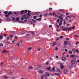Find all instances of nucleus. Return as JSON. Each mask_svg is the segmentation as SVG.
Wrapping results in <instances>:
<instances>
[{
  "instance_id": "36",
  "label": "nucleus",
  "mask_w": 79,
  "mask_h": 79,
  "mask_svg": "<svg viewBox=\"0 0 79 79\" xmlns=\"http://www.w3.org/2000/svg\"><path fill=\"white\" fill-rule=\"evenodd\" d=\"M55 49L56 50H58V47H56L55 48Z\"/></svg>"
},
{
  "instance_id": "49",
  "label": "nucleus",
  "mask_w": 79,
  "mask_h": 79,
  "mask_svg": "<svg viewBox=\"0 0 79 79\" xmlns=\"http://www.w3.org/2000/svg\"><path fill=\"white\" fill-rule=\"evenodd\" d=\"M39 49L38 50V52H39V51H40L41 50V49L40 48H38Z\"/></svg>"
},
{
  "instance_id": "34",
  "label": "nucleus",
  "mask_w": 79,
  "mask_h": 79,
  "mask_svg": "<svg viewBox=\"0 0 79 79\" xmlns=\"http://www.w3.org/2000/svg\"><path fill=\"white\" fill-rule=\"evenodd\" d=\"M33 67L32 66H30L28 68V69H33Z\"/></svg>"
},
{
  "instance_id": "57",
  "label": "nucleus",
  "mask_w": 79,
  "mask_h": 79,
  "mask_svg": "<svg viewBox=\"0 0 79 79\" xmlns=\"http://www.w3.org/2000/svg\"><path fill=\"white\" fill-rule=\"evenodd\" d=\"M60 39H63V36H61L60 37Z\"/></svg>"
},
{
  "instance_id": "61",
  "label": "nucleus",
  "mask_w": 79,
  "mask_h": 79,
  "mask_svg": "<svg viewBox=\"0 0 79 79\" xmlns=\"http://www.w3.org/2000/svg\"><path fill=\"white\" fill-rule=\"evenodd\" d=\"M7 21H10V18L7 19Z\"/></svg>"
},
{
  "instance_id": "53",
  "label": "nucleus",
  "mask_w": 79,
  "mask_h": 79,
  "mask_svg": "<svg viewBox=\"0 0 79 79\" xmlns=\"http://www.w3.org/2000/svg\"><path fill=\"white\" fill-rule=\"evenodd\" d=\"M67 18H71V15L67 16Z\"/></svg>"
},
{
  "instance_id": "9",
  "label": "nucleus",
  "mask_w": 79,
  "mask_h": 79,
  "mask_svg": "<svg viewBox=\"0 0 79 79\" xmlns=\"http://www.w3.org/2000/svg\"><path fill=\"white\" fill-rule=\"evenodd\" d=\"M75 28V27L74 26H73V27H71L69 28V29H70V31H71L72 29H74Z\"/></svg>"
},
{
  "instance_id": "18",
  "label": "nucleus",
  "mask_w": 79,
  "mask_h": 79,
  "mask_svg": "<svg viewBox=\"0 0 79 79\" xmlns=\"http://www.w3.org/2000/svg\"><path fill=\"white\" fill-rule=\"evenodd\" d=\"M57 46H62V45L61 44V43H60V42L57 44Z\"/></svg>"
},
{
  "instance_id": "31",
  "label": "nucleus",
  "mask_w": 79,
  "mask_h": 79,
  "mask_svg": "<svg viewBox=\"0 0 79 79\" xmlns=\"http://www.w3.org/2000/svg\"><path fill=\"white\" fill-rule=\"evenodd\" d=\"M69 53L70 54V55L72 54V51L71 50H70L69 51Z\"/></svg>"
},
{
  "instance_id": "41",
  "label": "nucleus",
  "mask_w": 79,
  "mask_h": 79,
  "mask_svg": "<svg viewBox=\"0 0 79 79\" xmlns=\"http://www.w3.org/2000/svg\"><path fill=\"white\" fill-rule=\"evenodd\" d=\"M48 15V14H45L44 15V16H47Z\"/></svg>"
},
{
  "instance_id": "13",
  "label": "nucleus",
  "mask_w": 79,
  "mask_h": 79,
  "mask_svg": "<svg viewBox=\"0 0 79 79\" xmlns=\"http://www.w3.org/2000/svg\"><path fill=\"white\" fill-rule=\"evenodd\" d=\"M62 60L63 61H65L66 60V58L64 57H63L62 58Z\"/></svg>"
},
{
  "instance_id": "29",
  "label": "nucleus",
  "mask_w": 79,
  "mask_h": 79,
  "mask_svg": "<svg viewBox=\"0 0 79 79\" xmlns=\"http://www.w3.org/2000/svg\"><path fill=\"white\" fill-rule=\"evenodd\" d=\"M13 35H10L9 36V37H10V38H12V37H13Z\"/></svg>"
},
{
  "instance_id": "8",
  "label": "nucleus",
  "mask_w": 79,
  "mask_h": 79,
  "mask_svg": "<svg viewBox=\"0 0 79 79\" xmlns=\"http://www.w3.org/2000/svg\"><path fill=\"white\" fill-rule=\"evenodd\" d=\"M30 37V35L29 34H26V35L25 36V38H29Z\"/></svg>"
},
{
  "instance_id": "46",
  "label": "nucleus",
  "mask_w": 79,
  "mask_h": 79,
  "mask_svg": "<svg viewBox=\"0 0 79 79\" xmlns=\"http://www.w3.org/2000/svg\"><path fill=\"white\" fill-rule=\"evenodd\" d=\"M4 79H7V78H8V77H4Z\"/></svg>"
},
{
  "instance_id": "26",
  "label": "nucleus",
  "mask_w": 79,
  "mask_h": 79,
  "mask_svg": "<svg viewBox=\"0 0 79 79\" xmlns=\"http://www.w3.org/2000/svg\"><path fill=\"white\" fill-rule=\"evenodd\" d=\"M3 35H0V39H3Z\"/></svg>"
},
{
  "instance_id": "51",
  "label": "nucleus",
  "mask_w": 79,
  "mask_h": 79,
  "mask_svg": "<svg viewBox=\"0 0 79 79\" xmlns=\"http://www.w3.org/2000/svg\"><path fill=\"white\" fill-rule=\"evenodd\" d=\"M52 25H49V27L50 28L52 27Z\"/></svg>"
},
{
  "instance_id": "39",
  "label": "nucleus",
  "mask_w": 79,
  "mask_h": 79,
  "mask_svg": "<svg viewBox=\"0 0 79 79\" xmlns=\"http://www.w3.org/2000/svg\"><path fill=\"white\" fill-rule=\"evenodd\" d=\"M32 21H33V22H34L35 23H36V21H35V20L34 19H32Z\"/></svg>"
},
{
  "instance_id": "56",
  "label": "nucleus",
  "mask_w": 79,
  "mask_h": 79,
  "mask_svg": "<svg viewBox=\"0 0 79 79\" xmlns=\"http://www.w3.org/2000/svg\"><path fill=\"white\" fill-rule=\"evenodd\" d=\"M65 54V52H63L62 53V55H64Z\"/></svg>"
},
{
  "instance_id": "23",
  "label": "nucleus",
  "mask_w": 79,
  "mask_h": 79,
  "mask_svg": "<svg viewBox=\"0 0 79 79\" xmlns=\"http://www.w3.org/2000/svg\"><path fill=\"white\" fill-rule=\"evenodd\" d=\"M45 76H49V73H46V74H45Z\"/></svg>"
},
{
  "instance_id": "24",
  "label": "nucleus",
  "mask_w": 79,
  "mask_h": 79,
  "mask_svg": "<svg viewBox=\"0 0 79 79\" xmlns=\"http://www.w3.org/2000/svg\"><path fill=\"white\" fill-rule=\"evenodd\" d=\"M59 11H63V12H65V10H64V9H60L59 10Z\"/></svg>"
},
{
  "instance_id": "59",
  "label": "nucleus",
  "mask_w": 79,
  "mask_h": 79,
  "mask_svg": "<svg viewBox=\"0 0 79 79\" xmlns=\"http://www.w3.org/2000/svg\"><path fill=\"white\" fill-rule=\"evenodd\" d=\"M56 13H55V12H53V13H52V16H53V15H56Z\"/></svg>"
},
{
  "instance_id": "10",
  "label": "nucleus",
  "mask_w": 79,
  "mask_h": 79,
  "mask_svg": "<svg viewBox=\"0 0 79 79\" xmlns=\"http://www.w3.org/2000/svg\"><path fill=\"white\" fill-rule=\"evenodd\" d=\"M60 66L61 69H63V68H64V66H63V65L62 64H61Z\"/></svg>"
},
{
  "instance_id": "30",
  "label": "nucleus",
  "mask_w": 79,
  "mask_h": 79,
  "mask_svg": "<svg viewBox=\"0 0 79 79\" xmlns=\"http://www.w3.org/2000/svg\"><path fill=\"white\" fill-rule=\"evenodd\" d=\"M2 46H3V44L2 43H0V47H2Z\"/></svg>"
},
{
  "instance_id": "21",
  "label": "nucleus",
  "mask_w": 79,
  "mask_h": 79,
  "mask_svg": "<svg viewBox=\"0 0 79 79\" xmlns=\"http://www.w3.org/2000/svg\"><path fill=\"white\" fill-rule=\"evenodd\" d=\"M52 46H54V45H56V42H54L52 43Z\"/></svg>"
},
{
  "instance_id": "60",
  "label": "nucleus",
  "mask_w": 79,
  "mask_h": 79,
  "mask_svg": "<svg viewBox=\"0 0 79 79\" xmlns=\"http://www.w3.org/2000/svg\"><path fill=\"white\" fill-rule=\"evenodd\" d=\"M52 70L53 71H55V68L54 67L52 68Z\"/></svg>"
},
{
  "instance_id": "12",
  "label": "nucleus",
  "mask_w": 79,
  "mask_h": 79,
  "mask_svg": "<svg viewBox=\"0 0 79 79\" xmlns=\"http://www.w3.org/2000/svg\"><path fill=\"white\" fill-rule=\"evenodd\" d=\"M2 52L3 53H6V52H7V51H6L5 49H4L2 51Z\"/></svg>"
},
{
  "instance_id": "63",
  "label": "nucleus",
  "mask_w": 79,
  "mask_h": 79,
  "mask_svg": "<svg viewBox=\"0 0 79 79\" xmlns=\"http://www.w3.org/2000/svg\"><path fill=\"white\" fill-rule=\"evenodd\" d=\"M31 49H32V48L31 47L28 48V50H31Z\"/></svg>"
},
{
  "instance_id": "5",
  "label": "nucleus",
  "mask_w": 79,
  "mask_h": 79,
  "mask_svg": "<svg viewBox=\"0 0 79 79\" xmlns=\"http://www.w3.org/2000/svg\"><path fill=\"white\" fill-rule=\"evenodd\" d=\"M71 62L72 64H76V61L74 60H72Z\"/></svg>"
},
{
  "instance_id": "50",
  "label": "nucleus",
  "mask_w": 79,
  "mask_h": 79,
  "mask_svg": "<svg viewBox=\"0 0 79 79\" xmlns=\"http://www.w3.org/2000/svg\"><path fill=\"white\" fill-rule=\"evenodd\" d=\"M21 33L22 34H25V33L23 31L21 32Z\"/></svg>"
},
{
  "instance_id": "44",
  "label": "nucleus",
  "mask_w": 79,
  "mask_h": 79,
  "mask_svg": "<svg viewBox=\"0 0 79 79\" xmlns=\"http://www.w3.org/2000/svg\"><path fill=\"white\" fill-rule=\"evenodd\" d=\"M65 29H68V30H70V29H69V28H68V27H66L65 28Z\"/></svg>"
},
{
  "instance_id": "17",
  "label": "nucleus",
  "mask_w": 79,
  "mask_h": 79,
  "mask_svg": "<svg viewBox=\"0 0 79 79\" xmlns=\"http://www.w3.org/2000/svg\"><path fill=\"white\" fill-rule=\"evenodd\" d=\"M19 17H17V18H16L15 21H19Z\"/></svg>"
},
{
  "instance_id": "47",
  "label": "nucleus",
  "mask_w": 79,
  "mask_h": 79,
  "mask_svg": "<svg viewBox=\"0 0 79 79\" xmlns=\"http://www.w3.org/2000/svg\"><path fill=\"white\" fill-rule=\"evenodd\" d=\"M47 69H48V70H50V67H49L47 68Z\"/></svg>"
},
{
  "instance_id": "6",
  "label": "nucleus",
  "mask_w": 79,
  "mask_h": 79,
  "mask_svg": "<svg viewBox=\"0 0 79 79\" xmlns=\"http://www.w3.org/2000/svg\"><path fill=\"white\" fill-rule=\"evenodd\" d=\"M25 11L23 10H22L20 12V15H23V14H25Z\"/></svg>"
},
{
  "instance_id": "52",
  "label": "nucleus",
  "mask_w": 79,
  "mask_h": 79,
  "mask_svg": "<svg viewBox=\"0 0 79 79\" xmlns=\"http://www.w3.org/2000/svg\"><path fill=\"white\" fill-rule=\"evenodd\" d=\"M66 40H69V39L68 38H67L66 39Z\"/></svg>"
},
{
  "instance_id": "25",
  "label": "nucleus",
  "mask_w": 79,
  "mask_h": 79,
  "mask_svg": "<svg viewBox=\"0 0 79 79\" xmlns=\"http://www.w3.org/2000/svg\"><path fill=\"white\" fill-rule=\"evenodd\" d=\"M36 20H37V21H40L41 20V18H40L39 19H36Z\"/></svg>"
},
{
  "instance_id": "58",
  "label": "nucleus",
  "mask_w": 79,
  "mask_h": 79,
  "mask_svg": "<svg viewBox=\"0 0 79 79\" xmlns=\"http://www.w3.org/2000/svg\"><path fill=\"white\" fill-rule=\"evenodd\" d=\"M22 41H23V40H20V41H19V42L20 43H21V42H22Z\"/></svg>"
},
{
  "instance_id": "11",
  "label": "nucleus",
  "mask_w": 79,
  "mask_h": 79,
  "mask_svg": "<svg viewBox=\"0 0 79 79\" xmlns=\"http://www.w3.org/2000/svg\"><path fill=\"white\" fill-rule=\"evenodd\" d=\"M72 51L73 53H74L76 52V49L73 48L72 50Z\"/></svg>"
},
{
  "instance_id": "48",
  "label": "nucleus",
  "mask_w": 79,
  "mask_h": 79,
  "mask_svg": "<svg viewBox=\"0 0 79 79\" xmlns=\"http://www.w3.org/2000/svg\"><path fill=\"white\" fill-rule=\"evenodd\" d=\"M36 18H37L36 16H34L33 17V19H36Z\"/></svg>"
},
{
  "instance_id": "19",
  "label": "nucleus",
  "mask_w": 79,
  "mask_h": 79,
  "mask_svg": "<svg viewBox=\"0 0 79 79\" xmlns=\"http://www.w3.org/2000/svg\"><path fill=\"white\" fill-rule=\"evenodd\" d=\"M63 28H64V29H62V31H67V29H66L64 27H63Z\"/></svg>"
},
{
  "instance_id": "16",
  "label": "nucleus",
  "mask_w": 79,
  "mask_h": 79,
  "mask_svg": "<svg viewBox=\"0 0 79 79\" xmlns=\"http://www.w3.org/2000/svg\"><path fill=\"white\" fill-rule=\"evenodd\" d=\"M18 23H24V22L23 21H21V20H19L18 21Z\"/></svg>"
},
{
  "instance_id": "45",
  "label": "nucleus",
  "mask_w": 79,
  "mask_h": 79,
  "mask_svg": "<svg viewBox=\"0 0 79 79\" xmlns=\"http://www.w3.org/2000/svg\"><path fill=\"white\" fill-rule=\"evenodd\" d=\"M64 44H68V42H67L66 41H64Z\"/></svg>"
},
{
  "instance_id": "20",
  "label": "nucleus",
  "mask_w": 79,
  "mask_h": 79,
  "mask_svg": "<svg viewBox=\"0 0 79 79\" xmlns=\"http://www.w3.org/2000/svg\"><path fill=\"white\" fill-rule=\"evenodd\" d=\"M56 70H57V71H58L59 73H62V72H61V71H60V69L58 68L56 69Z\"/></svg>"
},
{
  "instance_id": "2",
  "label": "nucleus",
  "mask_w": 79,
  "mask_h": 79,
  "mask_svg": "<svg viewBox=\"0 0 79 79\" xmlns=\"http://www.w3.org/2000/svg\"><path fill=\"white\" fill-rule=\"evenodd\" d=\"M30 15H31L30 14L28 13L26 15H23L22 16V17L23 18H24L25 19H26L27 18H29V16H30Z\"/></svg>"
},
{
  "instance_id": "22",
  "label": "nucleus",
  "mask_w": 79,
  "mask_h": 79,
  "mask_svg": "<svg viewBox=\"0 0 79 79\" xmlns=\"http://www.w3.org/2000/svg\"><path fill=\"white\" fill-rule=\"evenodd\" d=\"M59 73H56L53 74V75H55L56 76H59Z\"/></svg>"
},
{
  "instance_id": "1",
  "label": "nucleus",
  "mask_w": 79,
  "mask_h": 79,
  "mask_svg": "<svg viewBox=\"0 0 79 79\" xmlns=\"http://www.w3.org/2000/svg\"><path fill=\"white\" fill-rule=\"evenodd\" d=\"M4 13H5V15H5V17L6 18H9V16H10L11 15H12V14H13V13H12V12H8L7 11H5L4 12Z\"/></svg>"
},
{
  "instance_id": "62",
  "label": "nucleus",
  "mask_w": 79,
  "mask_h": 79,
  "mask_svg": "<svg viewBox=\"0 0 79 79\" xmlns=\"http://www.w3.org/2000/svg\"><path fill=\"white\" fill-rule=\"evenodd\" d=\"M76 45H77L78 44H79V42L78 41H77V42L76 43Z\"/></svg>"
},
{
  "instance_id": "42",
  "label": "nucleus",
  "mask_w": 79,
  "mask_h": 79,
  "mask_svg": "<svg viewBox=\"0 0 79 79\" xmlns=\"http://www.w3.org/2000/svg\"><path fill=\"white\" fill-rule=\"evenodd\" d=\"M6 43H7V44H12V43H10V42H9V41H7L6 42Z\"/></svg>"
},
{
  "instance_id": "38",
  "label": "nucleus",
  "mask_w": 79,
  "mask_h": 79,
  "mask_svg": "<svg viewBox=\"0 0 79 79\" xmlns=\"http://www.w3.org/2000/svg\"><path fill=\"white\" fill-rule=\"evenodd\" d=\"M69 68L71 69V68H73V65H70L69 67Z\"/></svg>"
},
{
  "instance_id": "3",
  "label": "nucleus",
  "mask_w": 79,
  "mask_h": 79,
  "mask_svg": "<svg viewBox=\"0 0 79 79\" xmlns=\"http://www.w3.org/2000/svg\"><path fill=\"white\" fill-rule=\"evenodd\" d=\"M63 15H62L61 16H58V18L60 19V20H61L60 21H61V22L63 21Z\"/></svg>"
},
{
  "instance_id": "40",
  "label": "nucleus",
  "mask_w": 79,
  "mask_h": 79,
  "mask_svg": "<svg viewBox=\"0 0 79 79\" xmlns=\"http://www.w3.org/2000/svg\"><path fill=\"white\" fill-rule=\"evenodd\" d=\"M77 53H79V50H78V49H77L76 50V51Z\"/></svg>"
},
{
  "instance_id": "27",
  "label": "nucleus",
  "mask_w": 79,
  "mask_h": 79,
  "mask_svg": "<svg viewBox=\"0 0 79 79\" xmlns=\"http://www.w3.org/2000/svg\"><path fill=\"white\" fill-rule=\"evenodd\" d=\"M60 30H61L60 29H57L56 30V31L57 32H60Z\"/></svg>"
},
{
  "instance_id": "32",
  "label": "nucleus",
  "mask_w": 79,
  "mask_h": 79,
  "mask_svg": "<svg viewBox=\"0 0 79 79\" xmlns=\"http://www.w3.org/2000/svg\"><path fill=\"white\" fill-rule=\"evenodd\" d=\"M73 60L75 61H76V57H74L73 58Z\"/></svg>"
},
{
  "instance_id": "7",
  "label": "nucleus",
  "mask_w": 79,
  "mask_h": 79,
  "mask_svg": "<svg viewBox=\"0 0 79 79\" xmlns=\"http://www.w3.org/2000/svg\"><path fill=\"white\" fill-rule=\"evenodd\" d=\"M70 58H74V57H77V56L76 55H72L70 56Z\"/></svg>"
},
{
  "instance_id": "64",
  "label": "nucleus",
  "mask_w": 79,
  "mask_h": 79,
  "mask_svg": "<svg viewBox=\"0 0 79 79\" xmlns=\"http://www.w3.org/2000/svg\"><path fill=\"white\" fill-rule=\"evenodd\" d=\"M49 10H50V11H51L52 10V8H49Z\"/></svg>"
},
{
  "instance_id": "4",
  "label": "nucleus",
  "mask_w": 79,
  "mask_h": 79,
  "mask_svg": "<svg viewBox=\"0 0 79 79\" xmlns=\"http://www.w3.org/2000/svg\"><path fill=\"white\" fill-rule=\"evenodd\" d=\"M63 72L64 73V74H67L68 73V71L66 69H64L63 70Z\"/></svg>"
},
{
  "instance_id": "14",
  "label": "nucleus",
  "mask_w": 79,
  "mask_h": 79,
  "mask_svg": "<svg viewBox=\"0 0 79 79\" xmlns=\"http://www.w3.org/2000/svg\"><path fill=\"white\" fill-rule=\"evenodd\" d=\"M39 73L40 74H42V73H43V71H42V70H40L39 71Z\"/></svg>"
},
{
  "instance_id": "35",
  "label": "nucleus",
  "mask_w": 79,
  "mask_h": 79,
  "mask_svg": "<svg viewBox=\"0 0 79 79\" xmlns=\"http://www.w3.org/2000/svg\"><path fill=\"white\" fill-rule=\"evenodd\" d=\"M31 34L33 35H34L35 34V33L33 32H31Z\"/></svg>"
},
{
  "instance_id": "37",
  "label": "nucleus",
  "mask_w": 79,
  "mask_h": 79,
  "mask_svg": "<svg viewBox=\"0 0 79 79\" xmlns=\"http://www.w3.org/2000/svg\"><path fill=\"white\" fill-rule=\"evenodd\" d=\"M29 22L30 24H32L34 23V22L32 21H29Z\"/></svg>"
},
{
  "instance_id": "54",
  "label": "nucleus",
  "mask_w": 79,
  "mask_h": 79,
  "mask_svg": "<svg viewBox=\"0 0 79 79\" xmlns=\"http://www.w3.org/2000/svg\"><path fill=\"white\" fill-rule=\"evenodd\" d=\"M60 37H58V38H57L56 39V40H59V39H60Z\"/></svg>"
},
{
  "instance_id": "33",
  "label": "nucleus",
  "mask_w": 79,
  "mask_h": 79,
  "mask_svg": "<svg viewBox=\"0 0 79 79\" xmlns=\"http://www.w3.org/2000/svg\"><path fill=\"white\" fill-rule=\"evenodd\" d=\"M13 13L16 15H18V13L16 12H13Z\"/></svg>"
},
{
  "instance_id": "55",
  "label": "nucleus",
  "mask_w": 79,
  "mask_h": 79,
  "mask_svg": "<svg viewBox=\"0 0 79 79\" xmlns=\"http://www.w3.org/2000/svg\"><path fill=\"white\" fill-rule=\"evenodd\" d=\"M15 39H18V37H17V36H16V35L15 36Z\"/></svg>"
},
{
  "instance_id": "28",
  "label": "nucleus",
  "mask_w": 79,
  "mask_h": 79,
  "mask_svg": "<svg viewBox=\"0 0 79 79\" xmlns=\"http://www.w3.org/2000/svg\"><path fill=\"white\" fill-rule=\"evenodd\" d=\"M57 15H59L60 16H61V15H61V13L60 12H57Z\"/></svg>"
},
{
  "instance_id": "15",
  "label": "nucleus",
  "mask_w": 79,
  "mask_h": 79,
  "mask_svg": "<svg viewBox=\"0 0 79 79\" xmlns=\"http://www.w3.org/2000/svg\"><path fill=\"white\" fill-rule=\"evenodd\" d=\"M60 23H59V25L60 26H61V25H62V24L63 23V21H60Z\"/></svg>"
},
{
  "instance_id": "43",
  "label": "nucleus",
  "mask_w": 79,
  "mask_h": 79,
  "mask_svg": "<svg viewBox=\"0 0 79 79\" xmlns=\"http://www.w3.org/2000/svg\"><path fill=\"white\" fill-rule=\"evenodd\" d=\"M59 22H60V19H57V22L59 23Z\"/></svg>"
}]
</instances>
